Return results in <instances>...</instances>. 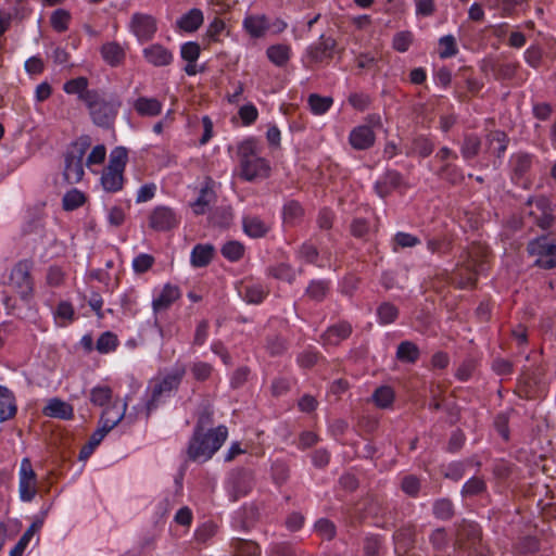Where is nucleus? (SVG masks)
<instances>
[{"instance_id": "obj_52", "label": "nucleus", "mask_w": 556, "mask_h": 556, "mask_svg": "<svg viewBox=\"0 0 556 556\" xmlns=\"http://www.w3.org/2000/svg\"><path fill=\"white\" fill-rule=\"evenodd\" d=\"M327 291L328 283L326 281H312L306 290L307 295L316 301L323 300Z\"/></svg>"}, {"instance_id": "obj_29", "label": "nucleus", "mask_w": 556, "mask_h": 556, "mask_svg": "<svg viewBox=\"0 0 556 556\" xmlns=\"http://www.w3.org/2000/svg\"><path fill=\"white\" fill-rule=\"evenodd\" d=\"M420 355L418 346L412 341H403L397 346L396 357L401 362L415 363Z\"/></svg>"}, {"instance_id": "obj_5", "label": "nucleus", "mask_w": 556, "mask_h": 556, "mask_svg": "<svg viewBox=\"0 0 556 556\" xmlns=\"http://www.w3.org/2000/svg\"><path fill=\"white\" fill-rule=\"evenodd\" d=\"M91 146L89 136H81L67 149L64 157L63 177L68 184H77L84 177L83 159Z\"/></svg>"}, {"instance_id": "obj_7", "label": "nucleus", "mask_w": 556, "mask_h": 556, "mask_svg": "<svg viewBox=\"0 0 556 556\" xmlns=\"http://www.w3.org/2000/svg\"><path fill=\"white\" fill-rule=\"evenodd\" d=\"M527 249L538 257L535 265L545 269L556 268V245L548 243L545 237L529 242Z\"/></svg>"}, {"instance_id": "obj_23", "label": "nucleus", "mask_w": 556, "mask_h": 556, "mask_svg": "<svg viewBox=\"0 0 556 556\" xmlns=\"http://www.w3.org/2000/svg\"><path fill=\"white\" fill-rule=\"evenodd\" d=\"M134 109L141 116H156L162 112V103L154 98L140 97L135 101Z\"/></svg>"}, {"instance_id": "obj_8", "label": "nucleus", "mask_w": 556, "mask_h": 556, "mask_svg": "<svg viewBox=\"0 0 556 556\" xmlns=\"http://www.w3.org/2000/svg\"><path fill=\"white\" fill-rule=\"evenodd\" d=\"M184 375V368L176 369L173 374H169L165 376L162 380H156L154 382L151 399L147 404L148 415L151 413L152 409L156 407L157 401L164 394H168L169 392L178 388Z\"/></svg>"}, {"instance_id": "obj_60", "label": "nucleus", "mask_w": 556, "mask_h": 556, "mask_svg": "<svg viewBox=\"0 0 556 556\" xmlns=\"http://www.w3.org/2000/svg\"><path fill=\"white\" fill-rule=\"evenodd\" d=\"M394 242L401 248H412L417 245L420 240L410 233L397 232L394 237Z\"/></svg>"}, {"instance_id": "obj_45", "label": "nucleus", "mask_w": 556, "mask_h": 556, "mask_svg": "<svg viewBox=\"0 0 556 556\" xmlns=\"http://www.w3.org/2000/svg\"><path fill=\"white\" fill-rule=\"evenodd\" d=\"M308 104L311 110L315 114L325 113L332 104V98L329 97H320L318 94H311L308 98Z\"/></svg>"}, {"instance_id": "obj_30", "label": "nucleus", "mask_w": 556, "mask_h": 556, "mask_svg": "<svg viewBox=\"0 0 556 556\" xmlns=\"http://www.w3.org/2000/svg\"><path fill=\"white\" fill-rule=\"evenodd\" d=\"M532 164L531 155L528 153L519 152L513 156L511 166L514 177L520 179L530 169Z\"/></svg>"}, {"instance_id": "obj_24", "label": "nucleus", "mask_w": 556, "mask_h": 556, "mask_svg": "<svg viewBox=\"0 0 556 556\" xmlns=\"http://www.w3.org/2000/svg\"><path fill=\"white\" fill-rule=\"evenodd\" d=\"M203 23V13L199 9H192L177 21V27L184 31H195Z\"/></svg>"}, {"instance_id": "obj_15", "label": "nucleus", "mask_w": 556, "mask_h": 556, "mask_svg": "<svg viewBox=\"0 0 556 556\" xmlns=\"http://www.w3.org/2000/svg\"><path fill=\"white\" fill-rule=\"evenodd\" d=\"M42 413L47 417L59 418L63 420H70L74 417L73 406L58 397L49 400L47 405L43 407Z\"/></svg>"}, {"instance_id": "obj_13", "label": "nucleus", "mask_w": 556, "mask_h": 556, "mask_svg": "<svg viewBox=\"0 0 556 556\" xmlns=\"http://www.w3.org/2000/svg\"><path fill=\"white\" fill-rule=\"evenodd\" d=\"M480 540V530L477 525L463 521L456 532L455 545L458 548H471Z\"/></svg>"}, {"instance_id": "obj_53", "label": "nucleus", "mask_w": 556, "mask_h": 556, "mask_svg": "<svg viewBox=\"0 0 556 556\" xmlns=\"http://www.w3.org/2000/svg\"><path fill=\"white\" fill-rule=\"evenodd\" d=\"M266 349L273 356L281 355L287 350V342L278 336L267 339Z\"/></svg>"}, {"instance_id": "obj_2", "label": "nucleus", "mask_w": 556, "mask_h": 556, "mask_svg": "<svg viewBox=\"0 0 556 556\" xmlns=\"http://www.w3.org/2000/svg\"><path fill=\"white\" fill-rule=\"evenodd\" d=\"M228 431L225 426L210 429L206 432H193L187 455L193 462L208 460L227 439Z\"/></svg>"}, {"instance_id": "obj_33", "label": "nucleus", "mask_w": 556, "mask_h": 556, "mask_svg": "<svg viewBox=\"0 0 556 556\" xmlns=\"http://www.w3.org/2000/svg\"><path fill=\"white\" fill-rule=\"evenodd\" d=\"M233 556H260V546L253 541L237 539L232 542Z\"/></svg>"}, {"instance_id": "obj_19", "label": "nucleus", "mask_w": 556, "mask_h": 556, "mask_svg": "<svg viewBox=\"0 0 556 556\" xmlns=\"http://www.w3.org/2000/svg\"><path fill=\"white\" fill-rule=\"evenodd\" d=\"M245 31L253 38L263 37L269 28L265 15H249L243 21Z\"/></svg>"}, {"instance_id": "obj_41", "label": "nucleus", "mask_w": 556, "mask_h": 556, "mask_svg": "<svg viewBox=\"0 0 556 556\" xmlns=\"http://www.w3.org/2000/svg\"><path fill=\"white\" fill-rule=\"evenodd\" d=\"M244 247L239 241H228L222 248L224 257L231 262H236L243 256Z\"/></svg>"}, {"instance_id": "obj_42", "label": "nucleus", "mask_w": 556, "mask_h": 556, "mask_svg": "<svg viewBox=\"0 0 556 556\" xmlns=\"http://www.w3.org/2000/svg\"><path fill=\"white\" fill-rule=\"evenodd\" d=\"M372 399L378 407L387 408L392 404L394 393L390 387H380L375 391Z\"/></svg>"}, {"instance_id": "obj_58", "label": "nucleus", "mask_w": 556, "mask_h": 556, "mask_svg": "<svg viewBox=\"0 0 556 556\" xmlns=\"http://www.w3.org/2000/svg\"><path fill=\"white\" fill-rule=\"evenodd\" d=\"M154 263V257L150 254L138 255L132 263L136 273L142 274L151 268Z\"/></svg>"}, {"instance_id": "obj_12", "label": "nucleus", "mask_w": 556, "mask_h": 556, "mask_svg": "<svg viewBox=\"0 0 556 556\" xmlns=\"http://www.w3.org/2000/svg\"><path fill=\"white\" fill-rule=\"evenodd\" d=\"M20 493L23 501L29 502L37 493L36 473L28 458L21 464Z\"/></svg>"}, {"instance_id": "obj_10", "label": "nucleus", "mask_w": 556, "mask_h": 556, "mask_svg": "<svg viewBox=\"0 0 556 556\" xmlns=\"http://www.w3.org/2000/svg\"><path fill=\"white\" fill-rule=\"evenodd\" d=\"M148 219L149 227L155 231H169L179 223L176 213L167 206L155 207Z\"/></svg>"}, {"instance_id": "obj_55", "label": "nucleus", "mask_w": 556, "mask_h": 556, "mask_svg": "<svg viewBox=\"0 0 556 556\" xmlns=\"http://www.w3.org/2000/svg\"><path fill=\"white\" fill-rule=\"evenodd\" d=\"M201 48L199 43L190 41L181 47V58L187 62H195L200 55Z\"/></svg>"}, {"instance_id": "obj_54", "label": "nucleus", "mask_w": 556, "mask_h": 556, "mask_svg": "<svg viewBox=\"0 0 556 556\" xmlns=\"http://www.w3.org/2000/svg\"><path fill=\"white\" fill-rule=\"evenodd\" d=\"M270 274L280 280H286L288 282H292L295 278L294 270L287 264H280L270 269Z\"/></svg>"}, {"instance_id": "obj_25", "label": "nucleus", "mask_w": 556, "mask_h": 556, "mask_svg": "<svg viewBox=\"0 0 556 556\" xmlns=\"http://www.w3.org/2000/svg\"><path fill=\"white\" fill-rule=\"evenodd\" d=\"M102 58L106 63L116 66L125 59V51L117 42H108L101 48Z\"/></svg>"}, {"instance_id": "obj_46", "label": "nucleus", "mask_w": 556, "mask_h": 556, "mask_svg": "<svg viewBox=\"0 0 556 556\" xmlns=\"http://www.w3.org/2000/svg\"><path fill=\"white\" fill-rule=\"evenodd\" d=\"M70 18V13L65 10L60 9L52 13L50 23L56 31L62 33L67 29Z\"/></svg>"}, {"instance_id": "obj_22", "label": "nucleus", "mask_w": 556, "mask_h": 556, "mask_svg": "<svg viewBox=\"0 0 556 556\" xmlns=\"http://www.w3.org/2000/svg\"><path fill=\"white\" fill-rule=\"evenodd\" d=\"M213 181L207 178L205 186L201 189L200 195L198 199L192 203L193 212L197 215L204 214L208 207V205L215 201V192L212 187Z\"/></svg>"}, {"instance_id": "obj_14", "label": "nucleus", "mask_w": 556, "mask_h": 556, "mask_svg": "<svg viewBox=\"0 0 556 556\" xmlns=\"http://www.w3.org/2000/svg\"><path fill=\"white\" fill-rule=\"evenodd\" d=\"M131 28L140 40H149L156 31V22L151 15L137 13L132 16Z\"/></svg>"}, {"instance_id": "obj_26", "label": "nucleus", "mask_w": 556, "mask_h": 556, "mask_svg": "<svg viewBox=\"0 0 556 556\" xmlns=\"http://www.w3.org/2000/svg\"><path fill=\"white\" fill-rule=\"evenodd\" d=\"M243 230L252 238H261L267 233L269 227L256 216H247L243 218Z\"/></svg>"}, {"instance_id": "obj_38", "label": "nucleus", "mask_w": 556, "mask_h": 556, "mask_svg": "<svg viewBox=\"0 0 556 556\" xmlns=\"http://www.w3.org/2000/svg\"><path fill=\"white\" fill-rule=\"evenodd\" d=\"M90 401L97 406H108L112 403V389L106 386L96 387L90 391Z\"/></svg>"}, {"instance_id": "obj_56", "label": "nucleus", "mask_w": 556, "mask_h": 556, "mask_svg": "<svg viewBox=\"0 0 556 556\" xmlns=\"http://www.w3.org/2000/svg\"><path fill=\"white\" fill-rule=\"evenodd\" d=\"M440 46L442 47L440 51L441 58H450L457 53L455 38L451 35L442 37L440 39Z\"/></svg>"}, {"instance_id": "obj_32", "label": "nucleus", "mask_w": 556, "mask_h": 556, "mask_svg": "<svg viewBox=\"0 0 556 556\" xmlns=\"http://www.w3.org/2000/svg\"><path fill=\"white\" fill-rule=\"evenodd\" d=\"M86 201L85 193L78 189H72L64 194L62 205L65 211H74L84 205Z\"/></svg>"}, {"instance_id": "obj_62", "label": "nucleus", "mask_w": 556, "mask_h": 556, "mask_svg": "<svg viewBox=\"0 0 556 556\" xmlns=\"http://www.w3.org/2000/svg\"><path fill=\"white\" fill-rule=\"evenodd\" d=\"M106 149L103 144L96 146L87 157V165H96L104 162Z\"/></svg>"}, {"instance_id": "obj_9", "label": "nucleus", "mask_w": 556, "mask_h": 556, "mask_svg": "<svg viewBox=\"0 0 556 556\" xmlns=\"http://www.w3.org/2000/svg\"><path fill=\"white\" fill-rule=\"evenodd\" d=\"M31 268V262L21 261L14 266L11 273V285L23 299L27 298L33 291Z\"/></svg>"}, {"instance_id": "obj_1", "label": "nucleus", "mask_w": 556, "mask_h": 556, "mask_svg": "<svg viewBox=\"0 0 556 556\" xmlns=\"http://www.w3.org/2000/svg\"><path fill=\"white\" fill-rule=\"evenodd\" d=\"M488 257V249L481 243H472L463 256V261L452 276V283L457 288H472L477 276Z\"/></svg>"}, {"instance_id": "obj_35", "label": "nucleus", "mask_w": 556, "mask_h": 556, "mask_svg": "<svg viewBox=\"0 0 556 556\" xmlns=\"http://www.w3.org/2000/svg\"><path fill=\"white\" fill-rule=\"evenodd\" d=\"M268 59L276 65H285L290 58V48L285 45L271 46L267 49Z\"/></svg>"}, {"instance_id": "obj_50", "label": "nucleus", "mask_w": 556, "mask_h": 556, "mask_svg": "<svg viewBox=\"0 0 556 556\" xmlns=\"http://www.w3.org/2000/svg\"><path fill=\"white\" fill-rule=\"evenodd\" d=\"M268 291L262 286H247L244 291V299L252 304L261 303L267 295Z\"/></svg>"}, {"instance_id": "obj_40", "label": "nucleus", "mask_w": 556, "mask_h": 556, "mask_svg": "<svg viewBox=\"0 0 556 556\" xmlns=\"http://www.w3.org/2000/svg\"><path fill=\"white\" fill-rule=\"evenodd\" d=\"M377 314L380 323L388 325L395 321L399 316V309L394 304L390 302H383L379 305Z\"/></svg>"}, {"instance_id": "obj_18", "label": "nucleus", "mask_w": 556, "mask_h": 556, "mask_svg": "<svg viewBox=\"0 0 556 556\" xmlns=\"http://www.w3.org/2000/svg\"><path fill=\"white\" fill-rule=\"evenodd\" d=\"M180 298V290L176 286L165 285L160 295L153 301L152 306L155 313L166 311L175 301Z\"/></svg>"}, {"instance_id": "obj_49", "label": "nucleus", "mask_w": 556, "mask_h": 556, "mask_svg": "<svg viewBox=\"0 0 556 556\" xmlns=\"http://www.w3.org/2000/svg\"><path fill=\"white\" fill-rule=\"evenodd\" d=\"M117 346V337L112 332H104L97 341V350L100 353H109Z\"/></svg>"}, {"instance_id": "obj_44", "label": "nucleus", "mask_w": 556, "mask_h": 556, "mask_svg": "<svg viewBox=\"0 0 556 556\" xmlns=\"http://www.w3.org/2000/svg\"><path fill=\"white\" fill-rule=\"evenodd\" d=\"M438 175L442 179H445V180L450 181L453 185L458 184V182H460L464 179V176L460 173V170L458 169V167L456 165L448 164V163L443 165L440 168Z\"/></svg>"}, {"instance_id": "obj_61", "label": "nucleus", "mask_w": 556, "mask_h": 556, "mask_svg": "<svg viewBox=\"0 0 556 556\" xmlns=\"http://www.w3.org/2000/svg\"><path fill=\"white\" fill-rule=\"evenodd\" d=\"M213 367L207 363H195L191 371L197 380H206L212 374Z\"/></svg>"}, {"instance_id": "obj_31", "label": "nucleus", "mask_w": 556, "mask_h": 556, "mask_svg": "<svg viewBox=\"0 0 556 556\" xmlns=\"http://www.w3.org/2000/svg\"><path fill=\"white\" fill-rule=\"evenodd\" d=\"M481 147V140L478 136L468 134L464 137L462 146V155L465 160H471L478 155Z\"/></svg>"}, {"instance_id": "obj_34", "label": "nucleus", "mask_w": 556, "mask_h": 556, "mask_svg": "<svg viewBox=\"0 0 556 556\" xmlns=\"http://www.w3.org/2000/svg\"><path fill=\"white\" fill-rule=\"evenodd\" d=\"M489 149H491L497 156L505 152L508 139L505 132L495 130L488 135Z\"/></svg>"}, {"instance_id": "obj_6", "label": "nucleus", "mask_w": 556, "mask_h": 556, "mask_svg": "<svg viewBox=\"0 0 556 556\" xmlns=\"http://www.w3.org/2000/svg\"><path fill=\"white\" fill-rule=\"evenodd\" d=\"M127 160L128 152L124 147H117L111 152L109 165L103 169L101 177V184L105 191L116 192L123 188V173Z\"/></svg>"}, {"instance_id": "obj_37", "label": "nucleus", "mask_w": 556, "mask_h": 556, "mask_svg": "<svg viewBox=\"0 0 556 556\" xmlns=\"http://www.w3.org/2000/svg\"><path fill=\"white\" fill-rule=\"evenodd\" d=\"M41 522L35 521L30 525V527L24 532L22 538L18 540L14 548L11 551V556H21L28 545L30 539L34 536V534L40 529Z\"/></svg>"}, {"instance_id": "obj_59", "label": "nucleus", "mask_w": 556, "mask_h": 556, "mask_svg": "<svg viewBox=\"0 0 556 556\" xmlns=\"http://www.w3.org/2000/svg\"><path fill=\"white\" fill-rule=\"evenodd\" d=\"M316 531L327 540H331L336 534L334 525L328 519H320L315 525Z\"/></svg>"}, {"instance_id": "obj_36", "label": "nucleus", "mask_w": 556, "mask_h": 556, "mask_svg": "<svg viewBox=\"0 0 556 556\" xmlns=\"http://www.w3.org/2000/svg\"><path fill=\"white\" fill-rule=\"evenodd\" d=\"M127 404L125 402H122L119 400H114L110 405L105 406L101 418L103 419H111L115 416H117L116 426L119 424V421L124 418L125 412H126Z\"/></svg>"}, {"instance_id": "obj_28", "label": "nucleus", "mask_w": 556, "mask_h": 556, "mask_svg": "<svg viewBox=\"0 0 556 556\" xmlns=\"http://www.w3.org/2000/svg\"><path fill=\"white\" fill-rule=\"evenodd\" d=\"M88 79L86 77H77L64 84V91L68 94H78L79 99L85 102L87 93L96 92L97 90H88Z\"/></svg>"}, {"instance_id": "obj_48", "label": "nucleus", "mask_w": 556, "mask_h": 556, "mask_svg": "<svg viewBox=\"0 0 556 556\" xmlns=\"http://www.w3.org/2000/svg\"><path fill=\"white\" fill-rule=\"evenodd\" d=\"M213 425V409L210 405L203 407L198 417V421L193 432H206L208 427Z\"/></svg>"}, {"instance_id": "obj_39", "label": "nucleus", "mask_w": 556, "mask_h": 556, "mask_svg": "<svg viewBox=\"0 0 556 556\" xmlns=\"http://www.w3.org/2000/svg\"><path fill=\"white\" fill-rule=\"evenodd\" d=\"M485 490L486 484L484 480L479 477H473L464 484L462 495L464 497H472L482 494Z\"/></svg>"}, {"instance_id": "obj_51", "label": "nucleus", "mask_w": 556, "mask_h": 556, "mask_svg": "<svg viewBox=\"0 0 556 556\" xmlns=\"http://www.w3.org/2000/svg\"><path fill=\"white\" fill-rule=\"evenodd\" d=\"M401 488L404 493L414 497L420 490V480L413 475L405 476L402 480Z\"/></svg>"}, {"instance_id": "obj_47", "label": "nucleus", "mask_w": 556, "mask_h": 556, "mask_svg": "<svg viewBox=\"0 0 556 556\" xmlns=\"http://www.w3.org/2000/svg\"><path fill=\"white\" fill-rule=\"evenodd\" d=\"M433 514L440 519H450L454 516V507L450 500L441 498L433 505Z\"/></svg>"}, {"instance_id": "obj_57", "label": "nucleus", "mask_w": 556, "mask_h": 556, "mask_svg": "<svg viewBox=\"0 0 556 556\" xmlns=\"http://www.w3.org/2000/svg\"><path fill=\"white\" fill-rule=\"evenodd\" d=\"M413 36L409 31H401L394 36L393 48L399 52H405L409 48Z\"/></svg>"}, {"instance_id": "obj_17", "label": "nucleus", "mask_w": 556, "mask_h": 556, "mask_svg": "<svg viewBox=\"0 0 556 556\" xmlns=\"http://www.w3.org/2000/svg\"><path fill=\"white\" fill-rule=\"evenodd\" d=\"M143 55L154 66H166L173 61L172 52L159 43L146 48Z\"/></svg>"}, {"instance_id": "obj_64", "label": "nucleus", "mask_w": 556, "mask_h": 556, "mask_svg": "<svg viewBox=\"0 0 556 556\" xmlns=\"http://www.w3.org/2000/svg\"><path fill=\"white\" fill-rule=\"evenodd\" d=\"M239 115H240V118L242 119L244 125H250L253 122H255V119L257 118L258 113H257V110H256V108L254 105L248 104V105H243L239 110Z\"/></svg>"}, {"instance_id": "obj_43", "label": "nucleus", "mask_w": 556, "mask_h": 556, "mask_svg": "<svg viewBox=\"0 0 556 556\" xmlns=\"http://www.w3.org/2000/svg\"><path fill=\"white\" fill-rule=\"evenodd\" d=\"M303 213L304 211L298 202L290 201L283 207V220L293 225L303 216Z\"/></svg>"}, {"instance_id": "obj_16", "label": "nucleus", "mask_w": 556, "mask_h": 556, "mask_svg": "<svg viewBox=\"0 0 556 556\" xmlns=\"http://www.w3.org/2000/svg\"><path fill=\"white\" fill-rule=\"evenodd\" d=\"M350 143L356 150H367L375 143L376 136L369 126H358L350 134Z\"/></svg>"}, {"instance_id": "obj_4", "label": "nucleus", "mask_w": 556, "mask_h": 556, "mask_svg": "<svg viewBox=\"0 0 556 556\" xmlns=\"http://www.w3.org/2000/svg\"><path fill=\"white\" fill-rule=\"evenodd\" d=\"M85 104L89 109L92 122L100 127L109 128L113 125L122 103L116 97H106L96 91L85 96Z\"/></svg>"}, {"instance_id": "obj_63", "label": "nucleus", "mask_w": 556, "mask_h": 556, "mask_svg": "<svg viewBox=\"0 0 556 556\" xmlns=\"http://www.w3.org/2000/svg\"><path fill=\"white\" fill-rule=\"evenodd\" d=\"M414 148L420 156L426 157L433 152L434 146L427 138H417L414 142Z\"/></svg>"}, {"instance_id": "obj_21", "label": "nucleus", "mask_w": 556, "mask_h": 556, "mask_svg": "<svg viewBox=\"0 0 556 556\" xmlns=\"http://www.w3.org/2000/svg\"><path fill=\"white\" fill-rule=\"evenodd\" d=\"M16 414L15 397L8 388L0 386V421L13 418Z\"/></svg>"}, {"instance_id": "obj_3", "label": "nucleus", "mask_w": 556, "mask_h": 556, "mask_svg": "<svg viewBox=\"0 0 556 556\" xmlns=\"http://www.w3.org/2000/svg\"><path fill=\"white\" fill-rule=\"evenodd\" d=\"M238 157L240 162V176L248 180L267 178L270 174L268 161L261 156L257 142L254 139H248L238 147Z\"/></svg>"}, {"instance_id": "obj_27", "label": "nucleus", "mask_w": 556, "mask_h": 556, "mask_svg": "<svg viewBox=\"0 0 556 556\" xmlns=\"http://www.w3.org/2000/svg\"><path fill=\"white\" fill-rule=\"evenodd\" d=\"M214 253V248L210 244H198L193 248L191 253V264L194 267H203L206 266Z\"/></svg>"}, {"instance_id": "obj_11", "label": "nucleus", "mask_w": 556, "mask_h": 556, "mask_svg": "<svg viewBox=\"0 0 556 556\" xmlns=\"http://www.w3.org/2000/svg\"><path fill=\"white\" fill-rule=\"evenodd\" d=\"M337 41L330 36L321 35L318 42L311 45L307 49V56L312 63L328 62L333 58Z\"/></svg>"}, {"instance_id": "obj_20", "label": "nucleus", "mask_w": 556, "mask_h": 556, "mask_svg": "<svg viewBox=\"0 0 556 556\" xmlns=\"http://www.w3.org/2000/svg\"><path fill=\"white\" fill-rule=\"evenodd\" d=\"M352 327L349 323H340L338 325L329 327L323 334V340L326 344L337 345L342 340L350 337Z\"/></svg>"}]
</instances>
